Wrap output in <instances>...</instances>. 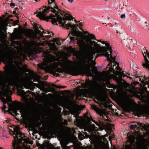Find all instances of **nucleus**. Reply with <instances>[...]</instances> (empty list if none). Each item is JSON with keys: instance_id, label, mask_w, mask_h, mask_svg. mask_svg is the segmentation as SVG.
<instances>
[{"instance_id": "obj_1", "label": "nucleus", "mask_w": 149, "mask_h": 149, "mask_svg": "<svg viewBox=\"0 0 149 149\" xmlns=\"http://www.w3.org/2000/svg\"><path fill=\"white\" fill-rule=\"evenodd\" d=\"M98 45L96 47L94 44L93 45L85 48L88 50L83 54L84 61L87 62V64L90 63V66H94L96 63L93 61V56L96 53H100L95 56V60L98 56H104L107 58L108 61H110L107 67V68H109V70L106 72H102L101 74L103 80L107 82L110 78H113L115 75H119V79L120 80L122 78V73L121 72V69L119 66L118 63L115 61L112 55L106 52V49L105 47H101L99 44H98Z\"/></svg>"}, {"instance_id": "obj_2", "label": "nucleus", "mask_w": 149, "mask_h": 149, "mask_svg": "<svg viewBox=\"0 0 149 149\" xmlns=\"http://www.w3.org/2000/svg\"><path fill=\"white\" fill-rule=\"evenodd\" d=\"M24 76L20 79L7 78L0 83V93L3 96H7L11 92L10 86H14L22 88L24 87L31 90H33V87L36 86L46 93L54 91V88L50 86H48L47 88H45V85H47L44 82L41 81L39 76L35 74L33 71H30L28 73L25 74Z\"/></svg>"}, {"instance_id": "obj_3", "label": "nucleus", "mask_w": 149, "mask_h": 149, "mask_svg": "<svg viewBox=\"0 0 149 149\" xmlns=\"http://www.w3.org/2000/svg\"><path fill=\"white\" fill-rule=\"evenodd\" d=\"M70 55L68 52L62 53L61 56L59 57L63 58L64 59L62 63H48L53 61L55 59L54 56L49 54L48 51H46L44 53V62L41 64H39V67L43 69L46 72H49L52 74L54 75L57 77L59 74L57 73H61L63 72V70L60 68H58V65L61 66V65L63 64L66 61H69L67 60V58Z\"/></svg>"}, {"instance_id": "obj_4", "label": "nucleus", "mask_w": 149, "mask_h": 149, "mask_svg": "<svg viewBox=\"0 0 149 149\" xmlns=\"http://www.w3.org/2000/svg\"><path fill=\"white\" fill-rule=\"evenodd\" d=\"M86 35H84L82 32L76 30H73L71 31L68 35V37L70 38L71 41L69 42L70 44L73 42L74 37H76L77 40V44L80 48L82 49L93 45L94 44L96 47L98 45V43L92 40H96L95 37L93 34L89 33L87 31H84Z\"/></svg>"}, {"instance_id": "obj_5", "label": "nucleus", "mask_w": 149, "mask_h": 149, "mask_svg": "<svg viewBox=\"0 0 149 149\" xmlns=\"http://www.w3.org/2000/svg\"><path fill=\"white\" fill-rule=\"evenodd\" d=\"M61 67L66 72L73 75H77L79 74L82 75L86 74L88 76H91L93 75L91 72L90 63L85 64L83 68L79 69L74 67L73 62L66 61L64 64L61 65Z\"/></svg>"}, {"instance_id": "obj_6", "label": "nucleus", "mask_w": 149, "mask_h": 149, "mask_svg": "<svg viewBox=\"0 0 149 149\" xmlns=\"http://www.w3.org/2000/svg\"><path fill=\"white\" fill-rule=\"evenodd\" d=\"M58 13L56 9H53L52 6H46L42 12H39L36 16L41 19L48 21L52 19V24H54L57 22L59 23H61V18L58 15Z\"/></svg>"}, {"instance_id": "obj_7", "label": "nucleus", "mask_w": 149, "mask_h": 149, "mask_svg": "<svg viewBox=\"0 0 149 149\" xmlns=\"http://www.w3.org/2000/svg\"><path fill=\"white\" fill-rule=\"evenodd\" d=\"M7 104L9 107L7 111L9 112L10 113V111H11L15 114L17 115V111L19 110L22 114L21 116L23 118H25L27 116V111L24 107L23 105L21 102L15 101L11 104H10L8 102ZM6 106L5 104H4L2 108V110L4 112L5 111H7L6 110Z\"/></svg>"}, {"instance_id": "obj_8", "label": "nucleus", "mask_w": 149, "mask_h": 149, "mask_svg": "<svg viewBox=\"0 0 149 149\" xmlns=\"http://www.w3.org/2000/svg\"><path fill=\"white\" fill-rule=\"evenodd\" d=\"M139 141L137 144L136 149H148L149 145V140L144 139L142 135L138 134L137 136L131 135L128 137V140L131 144L133 143L135 139ZM125 149H132L129 145H126Z\"/></svg>"}, {"instance_id": "obj_9", "label": "nucleus", "mask_w": 149, "mask_h": 149, "mask_svg": "<svg viewBox=\"0 0 149 149\" xmlns=\"http://www.w3.org/2000/svg\"><path fill=\"white\" fill-rule=\"evenodd\" d=\"M13 136L14 138V141L13 144L15 145L17 143H21L22 141L26 143H29L32 144V142H29V139L27 138H24V135L22 134L19 131V126H17L14 128V131L12 132Z\"/></svg>"}, {"instance_id": "obj_10", "label": "nucleus", "mask_w": 149, "mask_h": 149, "mask_svg": "<svg viewBox=\"0 0 149 149\" xmlns=\"http://www.w3.org/2000/svg\"><path fill=\"white\" fill-rule=\"evenodd\" d=\"M88 118V120L90 118ZM91 120H90V121ZM77 125L80 127L81 129H84V130L87 131L89 132L93 131L94 130H98V129H95V125H90L88 126H87V124L89 123V122H88V120H87V123L85 122V120L84 119L82 118H77Z\"/></svg>"}, {"instance_id": "obj_11", "label": "nucleus", "mask_w": 149, "mask_h": 149, "mask_svg": "<svg viewBox=\"0 0 149 149\" xmlns=\"http://www.w3.org/2000/svg\"><path fill=\"white\" fill-rule=\"evenodd\" d=\"M96 82L94 81H89L85 82L84 85L85 88H88L86 91V94L90 97L95 96V84Z\"/></svg>"}, {"instance_id": "obj_12", "label": "nucleus", "mask_w": 149, "mask_h": 149, "mask_svg": "<svg viewBox=\"0 0 149 149\" xmlns=\"http://www.w3.org/2000/svg\"><path fill=\"white\" fill-rule=\"evenodd\" d=\"M40 30L39 29H35L34 32L33 30L31 29H27L25 31V33L26 36L31 38H39L38 34L40 35Z\"/></svg>"}, {"instance_id": "obj_13", "label": "nucleus", "mask_w": 149, "mask_h": 149, "mask_svg": "<svg viewBox=\"0 0 149 149\" xmlns=\"http://www.w3.org/2000/svg\"><path fill=\"white\" fill-rule=\"evenodd\" d=\"M97 100L102 102L105 107H109V104L110 102L108 96L105 94L104 93L102 95L96 96Z\"/></svg>"}, {"instance_id": "obj_14", "label": "nucleus", "mask_w": 149, "mask_h": 149, "mask_svg": "<svg viewBox=\"0 0 149 149\" xmlns=\"http://www.w3.org/2000/svg\"><path fill=\"white\" fill-rule=\"evenodd\" d=\"M25 52H24L23 53L22 52L19 51L15 53L13 55V57L14 58L15 62L19 63L21 61V56L24 57L25 56Z\"/></svg>"}, {"instance_id": "obj_15", "label": "nucleus", "mask_w": 149, "mask_h": 149, "mask_svg": "<svg viewBox=\"0 0 149 149\" xmlns=\"http://www.w3.org/2000/svg\"><path fill=\"white\" fill-rule=\"evenodd\" d=\"M142 84L143 85H148L149 88V80H148L146 78H145L144 79H143L141 81ZM148 95L147 96H143L141 97L142 100L145 101L146 103L149 104V91L147 92Z\"/></svg>"}, {"instance_id": "obj_16", "label": "nucleus", "mask_w": 149, "mask_h": 149, "mask_svg": "<svg viewBox=\"0 0 149 149\" xmlns=\"http://www.w3.org/2000/svg\"><path fill=\"white\" fill-rule=\"evenodd\" d=\"M64 130L67 134L66 138L68 141H70L72 138L73 134L75 131L73 128H70L68 127H65Z\"/></svg>"}, {"instance_id": "obj_17", "label": "nucleus", "mask_w": 149, "mask_h": 149, "mask_svg": "<svg viewBox=\"0 0 149 149\" xmlns=\"http://www.w3.org/2000/svg\"><path fill=\"white\" fill-rule=\"evenodd\" d=\"M49 45L50 46V49L53 53L57 56L59 57L61 55V52L58 50L57 48L56 47L54 43L49 42Z\"/></svg>"}, {"instance_id": "obj_18", "label": "nucleus", "mask_w": 149, "mask_h": 149, "mask_svg": "<svg viewBox=\"0 0 149 149\" xmlns=\"http://www.w3.org/2000/svg\"><path fill=\"white\" fill-rule=\"evenodd\" d=\"M143 113L149 115V105L146 104L144 105L143 107L142 110L139 109L136 112V113L138 116Z\"/></svg>"}, {"instance_id": "obj_19", "label": "nucleus", "mask_w": 149, "mask_h": 149, "mask_svg": "<svg viewBox=\"0 0 149 149\" xmlns=\"http://www.w3.org/2000/svg\"><path fill=\"white\" fill-rule=\"evenodd\" d=\"M28 92H29L30 93H32V92L29 91H27L25 92L24 90H22L19 92L20 95L22 97L23 99L24 100V102L26 103H27L28 102L29 99H30V97H29V95H26V93Z\"/></svg>"}, {"instance_id": "obj_20", "label": "nucleus", "mask_w": 149, "mask_h": 149, "mask_svg": "<svg viewBox=\"0 0 149 149\" xmlns=\"http://www.w3.org/2000/svg\"><path fill=\"white\" fill-rule=\"evenodd\" d=\"M61 23H59L61 24L63 26H64L66 27V29H68V27L71 28L72 29H74L76 28L78 26L77 24H73L71 23H68L67 24H65L66 22H62V18L61 17Z\"/></svg>"}, {"instance_id": "obj_21", "label": "nucleus", "mask_w": 149, "mask_h": 149, "mask_svg": "<svg viewBox=\"0 0 149 149\" xmlns=\"http://www.w3.org/2000/svg\"><path fill=\"white\" fill-rule=\"evenodd\" d=\"M42 31H40V33L41 34H40H40L38 35L39 38L43 36L48 38H50L53 35V33L52 32L48 31L44 32L43 29H42Z\"/></svg>"}, {"instance_id": "obj_22", "label": "nucleus", "mask_w": 149, "mask_h": 149, "mask_svg": "<svg viewBox=\"0 0 149 149\" xmlns=\"http://www.w3.org/2000/svg\"><path fill=\"white\" fill-rule=\"evenodd\" d=\"M101 43L103 44H105L106 46V47H105L106 49V52L110 54V55H112V50L111 47L109 46V43L104 41H102Z\"/></svg>"}, {"instance_id": "obj_23", "label": "nucleus", "mask_w": 149, "mask_h": 149, "mask_svg": "<svg viewBox=\"0 0 149 149\" xmlns=\"http://www.w3.org/2000/svg\"><path fill=\"white\" fill-rule=\"evenodd\" d=\"M2 61L4 63H9L12 62V58L8 55H5L2 58Z\"/></svg>"}, {"instance_id": "obj_24", "label": "nucleus", "mask_w": 149, "mask_h": 149, "mask_svg": "<svg viewBox=\"0 0 149 149\" xmlns=\"http://www.w3.org/2000/svg\"><path fill=\"white\" fill-rule=\"evenodd\" d=\"M48 4H51L49 6H52L53 8V9L55 8L57 9V10L59 11L58 9V7L54 3L55 0H48Z\"/></svg>"}, {"instance_id": "obj_25", "label": "nucleus", "mask_w": 149, "mask_h": 149, "mask_svg": "<svg viewBox=\"0 0 149 149\" xmlns=\"http://www.w3.org/2000/svg\"><path fill=\"white\" fill-rule=\"evenodd\" d=\"M94 66H91L92 67V72H91L92 74H93V75L92 76H94V74L95 75L97 76L98 75H100V72H98L97 71V68L95 67H93Z\"/></svg>"}, {"instance_id": "obj_26", "label": "nucleus", "mask_w": 149, "mask_h": 149, "mask_svg": "<svg viewBox=\"0 0 149 149\" xmlns=\"http://www.w3.org/2000/svg\"><path fill=\"white\" fill-rule=\"evenodd\" d=\"M143 56L144 58V60L145 62V63H143L142 64L143 66L145 68L149 69V61L147 58H146L143 53Z\"/></svg>"}, {"instance_id": "obj_27", "label": "nucleus", "mask_w": 149, "mask_h": 149, "mask_svg": "<svg viewBox=\"0 0 149 149\" xmlns=\"http://www.w3.org/2000/svg\"><path fill=\"white\" fill-rule=\"evenodd\" d=\"M103 147L102 146L99 144H96L94 146L93 148H92L91 146L87 147L86 149H103Z\"/></svg>"}, {"instance_id": "obj_28", "label": "nucleus", "mask_w": 149, "mask_h": 149, "mask_svg": "<svg viewBox=\"0 0 149 149\" xmlns=\"http://www.w3.org/2000/svg\"><path fill=\"white\" fill-rule=\"evenodd\" d=\"M67 50L68 51L70 52L71 53H74V54L77 57H79V55L78 54H79V52L78 51H77V52H74V50L72 47H70L68 48L67 49Z\"/></svg>"}, {"instance_id": "obj_29", "label": "nucleus", "mask_w": 149, "mask_h": 149, "mask_svg": "<svg viewBox=\"0 0 149 149\" xmlns=\"http://www.w3.org/2000/svg\"><path fill=\"white\" fill-rule=\"evenodd\" d=\"M92 107L99 114L102 115L103 112L102 111L99 109L96 105H93L92 106Z\"/></svg>"}, {"instance_id": "obj_30", "label": "nucleus", "mask_w": 149, "mask_h": 149, "mask_svg": "<svg viewBox=\"0 0 149 149\" xmlns=\"http://www.w3.org/2000/svg\"><path fill=\"white\" fill-rule=\"evenodd\" d=\"M72 16L68 14H66L65 15V18H63L62 20H63V22H65V21L66 20L70 21L72 19Z\"/></svg>"}, {"instance_id": "obj_31", "label": "nucleus", "mask_w": 149, "mask_h": 149, "mask_svg": "<svg viewBox=\"0 0 149 149\" xmlns=\"http://www.w3.org/2000/svg\"><path fill=\"white\" fill-rule=\"evenodd\" d=\"M91 120V121H93V122H94L98 126H99V130H100L101 131H102L103 129V126L102 125H101L100 124H99L96 122L95 121L93 120L92 118H90L88 120V122H89L90 121V120Z\"/></svg>"}, {"instance_id": "obj_32", "label": "nucleus", "mask_w": 149, "mask_h": 149, "mask_svg": "<svg viewBox=\"0 0 149 149\" xmlns=\"http://www.w3.org/2000/svg\"><path fill=\"white\" fill-rule=\"evenodd\" d=\"M60 143L61 146L63 149H68V148L67 146H66L67 143L66 142L62 141H60Z\"/></svg>"}, {"instance_id": "obj_33", "label": "nucleus", "mask_w": 149, "mask_h": 149, "mask_svg": "<svg viewBox=\"0 0 149 149\" xmlns=\"http://www.w3.org/2000/svg\"><path fill=\"white\" fill-rule=\"evenodd\" d=\"M52 41L56 42L58 45H60L61 44L60 40L58 38H54L52 40Z\"/></svg>"}, {"instance_id": "obj_34", "label": "nucleus", "mask_w": 149, "mask_h": 149, "mask_svg": "<svg viewBox=\"0 0 149 149\" xmlns=\"http://www.w3.org/2000/svg\"><path fill=\"white\" fill-rule=\"evenodd\" d=\"M45 44V42H39L37 43V42H34V44L37 45H44Z\"/></svg>"}, {"instance_id": "obj_35", "label": "nucleus", "mask_w": 149, "mask_h": 149, "mask_svg": "<svg viewBox=\"0 0 149 149\" xmlns=\"http://www.w3.org/2000/svg\"><path fill=\"white\" fill-rule=\"evenodd\" d=\"M78 137L79 139L80 140H82L84 138V135L81 132H79V133Z\"/></svg>"}, {"instance_id": "obj_36", "label": "nucleus", "mask_w": 149, "mask_h": 149, "mask_svg": "<svg viewBox=\"0 0 149 149\" xmlns=\"http://www.w3.org/2000/svg\"><path fill=\"white\" fill-rule=\"evenodd\" d=\"M113 126V125L110 123H108L107 125V126L108 127L107 129L109 131H111V128Z\"/></svg>"}, {"instance_id": "obj_37", "label": "nucleus", "mask_w": 149, "mask_h": 149, "mask_svg": "<svg viewBox=\"0 0 149 149\" xmlns=\"http://www.w3.org/2000/svg\"><path fill=\"white\" fill-rule=\"evenodd\" d=\"M72 113L73 115H75V116H78L79 114V113L77 110H74L72 112Z\"/></svg>"}, {"instance_id": "obj_38", "label": "nucleus", "mask_w": 149, "mask_h": 149, "mask_svg": "<svg viewBox=\"0 0 149 149\" xmlns=\"http://www.w3.org/2000/svg\"><path fill=\"white\" fill-rule=\"evenodd\" d=\"M1 99L4 104H6V102H7V100L6 99H5L4 98L2 97H1Z\"/></svg>"}, {"instance_id": "obj_39", "label": "nucleus", "mask_w": 149, "mask_h": 149, "mask_svg": "<svg viewBox=\"0 0 149 149\" xmlns=\"http://www.w3.org/2000/svg\"><path fill=\"white\" fill-rule=\"evenodd\" d=\"M134 125V128H139L141 127V124H136Z\"/></svg>"}, {"instance_id": "obj_40", "label": "nucleus", "mask_w": 149, "mask_h": 149, "mask_svg": "<svg viewBox=\"0 0 149 149\" xmlns=\"http://www.w3.org/2000/svg\"><path fill=\"white\" fill-rule=\"evenodd\" d=\"M14 149H23L22 147L19 146H17V147L15 148V145L14 146Z\"/></svg>"}, {"instance_id": "obj_41", "label": "nucleus", "mask_w": 149, "mask_h": 149, "mask_svg": "<svg viewBox=\"0 0 149 149\" xmlns=\"http://www.w3.org/2000/svg\"><path fill=\"white\" fill-rule=\"evenodd\" d=\"M143 53H144V55L145 56H146V54L147 55L149 59V53H148L147 52V51H146V52H144V53H143Z\"/></svg>"}, {"instance_id": "obj_42", "label": "nucleus", "mask_w": 149, "mask_h": 149, "mask_svg": "<svg viewBox=\"0 0 149 149\" xmlns=\"http://www.w3.org/2000/svg\"><path fill=\"white\" fill-rule=\"evenodd\" d=\"M7 102H10L11 101V98L10 97H7Z\"/></svg>"}, {"instance_id": "obj_43", "label": "nucleus", "mask_w": 149, "mask_h": 149, "mask_svg": "<svg viewBox=\"0 0 149 149\" xmlns=\"http://www.w3.org/2000/svg\"><path fill=\"white\" fill-rule=\"evenodd\" d=\"M62 123L65 125H67V120H64L62 122Z\"/></svg>"}, {"instance_id": "obj_44", "label": "nucleus", "mask_w": 149, "mask_h": 149, "mask_svg": "<svg viewBox=\"0 0 149 149\" xmlns=\"http://www.w3.org/2000/svg\"><path fill=\"white\" fill-rule=\"evenodd\" d=\"M25 149H30V147L29 145H27L24 146Z\"/></svg>"}, {"instance_id": "obj_45", "label": "nucleus", "mask_w": 149, "mask_h": 149, "mask_svg": "<svg viewBox=\"0 0 149 149\" xmlns=\"http://www.w3.org/2000/svg\"><path fill=\"white\" fill-rule=\"evenodd\" d=\"M125 14H122L120 16V17L122 19L125 18Z\"/></svg>"}, {"instance_id": "obj_46", "label": "nucleus", "mask_w": 149, "mask_h": 149, "mask_svg": "<svg viewBox=\"0 0 149 149\" xmlns=\"http://www.w3.org/2000/svg\"><path fill=\"white\" fill-rule=\"evenodd\" d=\"M130 127L131 129H132L134 128V125H131L130 126Z\"/></svg>"}, {"instance_id": "obj_47", "label": "nucleus", "mask_w": 149, "mask_h": 149, "mask_svg": "<svg viewBox=\"0 0 149 149\" xmlns=\"http://www.w3.org/2000/svg\"><path fill=\"white\" fill-rule=\"evenodd\" d=\"M124 76H126L128 78H131V77H130L129 76V74H126V75H125V74H124Z\"/></svg>"}, {"instance_id": "obj_48", "label": "nucleus", "mask_w": 149, "mask_h": 149, "mask_svg": "<svg viewBox=\"0 0 149 149\" xmlns=\"http://www.w3.org/2000/svg\"><path fill=\"white\" fill-rule=\"evenodd\" d=\"M10 5L11 6H15V4L13 3H10Z\"/></svg>"}, {"instance_id": "obj_49", "label": "nucleus", "mask_w": 149, "mask_h": 149, "mask_svg": "<svg viewBox=\"0 0 149 149\" xmlns=\"http://www.w3.org/2000/svg\"><path fill=\"white\" fill-rule=\"evenodd\" d=\"M7 72V73L8 74H11L12 73V72H9L8 70H7V72Z\"/></svg>"}, {"instance_id": "obj_50", "label": "nucleus", "mask_w": 149, "mask_h": 149, "mask_svg": "<svg viewBox=\"0 0 149 149\" xmlns=\"http://www.w3.org/2000/svg\"><path fill=\"white\" fill-rule=\"evenodd\" d=\"M143 90L144 91H146L147 90V88L146 87H144L143 88Z\"/></svg>"}, {"instance_id": "obj_51", "label": "nucleus", "mask_w": 149, "mask_h": 149, "mask_svg": "<svg viewBox=\"0 0 149 149\" xmlns=\"http://www.w3.org/2000/svg\"><path fill=\"white\" fill-rule=\"evenodd\" d=\"M97 41L98 42H101H101H102V41L101 40H97Z\"/></svg>"}, {"instance_id": "obj_52", "label": "nucleus", "mask_w": 149, "mask_h": 149, "mask_svg": "<svg viewBox=\"0 0 149 149\" xmlns=\"http://www.w3.org/2000/svg\"><path fill=\"white\" fill-rule=\"evenodd\" d=\"M76 95L77 96H80L81 95V94L80 93L78 94H77Z\"/></svg>"}, {"instance_id": "obj_53", "label": "nucleus", "mask_w": 149, "mask_h": 149, "mask_svg": "<svg viewBox=\"0 0 149 149\" xmlns=\"http://www.w3.org/2000/svg\"><path fill=\"white\" fill-rule=\"evenodd\" d=\"M111 137L110 136H109V140H110V142H111Z\"/></svg>"}, {"instance_id": "obj_54", "label": "nucleus", "mask_w": 149, "mask_h": 149, "mask_svg": "<svg viewBox=\"0 0 149 149\" xmlns=\"http://www.w3.org/2000/svg\"><path fill=\"white\" fill-rule=\"evenodd\" d=\"M78 25V26H81V23H79V25L77 24Z\"/></svg>"}, {"instance_id": "obj_55", "label": "nucleus", "mask_w": 149, "mask_h": 149, "mask_svg": "<svg viewBox=\"0 0 149 149\" xmlns=\"http://www.w3.org/2000/svg\"><path fill=\"white\" fill-rule=\"evenodd\" d=\"M39 29H39L40 30H41V31H42V29H40V28H39ZM36 29H37L36 28Z\"/></svg>"}, {"instance_id": "obj_56", "label": "nucleus", "mask_w": 149, "mask_h": 149, "mask_svg": "<svg viewBox=\"0 0 149 149\" xmlns=\"http://www.w3.org/2000/svg\"><path fill=\"white\" fill-rule=\"evenodd\" d=\"M52 86H55V87H56V86H54V84H52Z\"/></svg>"}, {"instance_id": "obj_57", "label": "nucleus", "mask_w": 149, "mask_h": 149, "mask_svg": "<svg viewBox=\"0 0 149 149\" xmlns=\"http://www.w3.org/2000/svg\"><path fill=\"white\" fill-rule=\"evenodd\" d=\"M116 33H118V31H117H117H116Z\"/></svg>"}, {"instance_id": "obj_58", "label": "nucleus", "mask_w": 149, "mask_h": 149, "mask_svg": "<svg viewBox=\"0 0 149 149\" xmlns=\"http://www.w3.org/2000/svg\"><path fill=\"white\" fill-rule=\"evenodd\" d=\"M35 1L36 2H37V1H38V0H35Z\"/></svg>"}, {"instance_id": "obj_59", "label": "nucleus", "mask_w": 149, "mask_h": 149, "mask_svg": "<svg viewBox=\"0 0 149 149\" xmlns=\"http://www.w3.org/2000/svg\"><path fill=\"white\" fill-rule=\"evenodd\" d=\"M18 9V8H15V9H16H16Z\"/></svg>"}, {"instance_id": "obj_60", "label": "nucleus", "mask_w": 149, "mask_h": 149, "mask_svg": "<svg viewBox=\"0 0 149 149\" xmlns=\"http://www.w3.org/2000/svg\"><path fill=\"white\" fill-rule=\"evenodd\" d=\"M11 114L12 116H14V115L13 114Z\"/></svg>"}, {"instance_id": "obj_61", "label": "nucleus", "mask_w": 149, "mask_h": 149, "mask_svg": "<svg viewBox=\"0 0 149 149\" xmlns=\"http://www.w3.org/2000/svg\"><path fill=\"white\" fill-rule=\"evenodd\" d=\"M115 77H116V78H117V79H118L117 77H116V76Z\"/></svg>"}, {"instance_id": "obj_62", "label": "nucleus", "mask_w": 149, "mask_h": 149, "mask_svg": "<svg viewBox=\"0 0 149 149\" xmlns=\"http://www.w3.org/2000/svg\"><path fill=\"white\" fill-rule=\"evenodd\" d=\"M59 106H61V105H60V104H59Z\"/></svg>"}, {"instance_id": "obj_63", "label": "nucleus", "mask_w": 149, "mask_h": 149, "mask_svg": "<svg viewBox=\"0 0 149 149\" xmlns=\"http://www.w3.org/2000/svg\"><path fill=\"white\" fill-rule=\"evenodd\" d=\"M0 149H3L2 148H0Z\"/></svg>"}]
</instances>
